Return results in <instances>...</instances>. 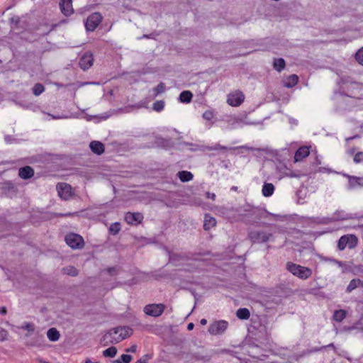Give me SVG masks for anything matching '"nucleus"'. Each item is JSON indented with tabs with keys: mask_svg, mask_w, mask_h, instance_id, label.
Returning <instances> with one entry per match:
<instances>
[{
	"mask_svg": "<svg viewBox=\"0 0 363 363\" xmlns=\"http://www.w3.org/2000/svg\"><path fill=\"white\" fill-rule=\"evenodd\" d=\"M130 329L126 327H118L110 330L101 339V343L106 346L110 344H116L128 336Z\"/></svg>",
	"mask_w": 363,
	"mask_h": 363,
	"instance_id": "nucleus-1",
	"label": "nucleus"
},
{
	"mask_svg": "<svg viewBox=\"0 0 363 363\" xmlns=\"http://www.w3.org/2000/svg\"><path fill=\"white\" fill-rule=\"evenodd\" d=\"M342 94L351 98L363 99V84L349 79H345L341 85Z\"/></svg>",
	"mask_w": 363,
	"mask_h": 363,
	"instance_id": "nucleus-2",
	"label": "nucleus"
},
{
	"mask_svg": "<svg viewBox=\"0 0 363 363\" xmlns=\"http://www.w3.org/2000/svg\"><path fill=\"white\" fill-rule=\"evenodd\" d=\"M286 269L293 275L301 279H306L312 275V270L310 268L293 262H288L286 264Z\"/></svg>",
	"mask_w": 363,
	"mask_h": 363,
	"instance_id": "nucleus-3",
	"label": "nucleus"
},
{
	"mask_svg": "<svg viewBox=\"0 0 363 363\" xmlns=\"http://www.w3.org/2000/svg\"><path fill=\"white\" fill-rule=\"evenodd\" d=\"M357 244V238L354 235H346L342 236L337 243V247L340 250H343L346 247L350 249L355 247Z\"/></svg>",
	"mask_w": 363,
	"mask_h": 363,
	"instance_id": "nucleus-4",
	"label": "nucleus"
},
{
	"mask_svg": "<svg viewBox=\"0 0 363 363\" xmlns=\"http://www.w3.org/2000/svg\"><path fill=\"white\" fill-rule=\"evenodd\" d=\"M66 243L72 249H81L84 247L83 238L76 233H69L65 236Z\"/></svg>",
	"mask_w": 363,
	"mask_h": 363,
	"instance_id": "nucleus-5",
	"label": "nucleus"
},
{
	"mask_svg": "<svg viewBox=\"0 0 363 363\" xmlns=\"http://www.w3.org/2000/svg\"><path fill=\"white\" fill-rule=\"evenodd\" d=\"M103 19L102 16L99 12H95L89 15L85 23L86 29L89 31H94L101 23Z\"/></svg>",
	"mask_w": 363,
	"mask_h": 363,
	"instance_id": "nucleus-6",
	"label": "nucleus"
},
{
	"mask_svg": "<svg viewBox=\"0 0 363 363\" xmlns=\"http://www.w3.org/2000/svg\"><path fill=\"white\" fill-rule=\"evenodd\" d=\"M164 309L165 306L163 303H152L146 305L144 308V312L148 315L159 317L163 313Z\"/></svg>",
	"mask_w": 363,
	"mask_h": 363,
	"instance_id": "nucleus-7",
	"label": "nucleus"
},
{
	"mask_svg": "<svg viewBox=\"0 0 363 363\" xmlns=\"http://www.w3.org/2000/svg\"><path fill=\"white\" fill-rule=\"evenodd\" d=\"M272 237L271 233L264 231H253L249 235V238L252 242L263 243L269 241Z\"/></svg>",
	"mask_w": 363,
	"mask_h": 363,
	"instance_id": "nucleus-8",
	"label": "nucleus"
},
{
	"mask_svg": "<svg viewBox=\"0 0 363 363\" xmlns=\"http://www.w3.org/2000/svg\"><path fill=\"white\" fill-rule=\"evenodd\" d=\"M228 323L225 320L215 321L208 328V332L211 335H220L228 328Z\"/></svg>",
	"mask_w": 363,
	"mask_h": 363,
	"instance_id": "nucleus-9",
	"label": "nucleus"
},
{
	"mask_svg": "<svg viewBox=\"0 0 363 363\" xmlns=\"http://www.w3.org/2000/svg\"><path fill=\"white\" fill-rule=\"evenodd\" d=\"M57 190L59 196L64 200H69L72 196V186L67 183H58Z\"/></svg>",
	"mask_w": 363,
	"mask_h": 363,
	"instance_id": "nucleus-10",
	"label": "nucleus"
},
{
	"mask_svg": "<svg viewBox=\"0 0 363 363\" xmlns=\"http://www.w3.org/2000/svg\"><path fill=\"white\" fill-rule=\"evenodd\" d=\"M245 99L244 94L239 91H236L228 95L227 102L232 106H240Z\"/></svg>",
	"mask_w": 363,
	"mask_h": 363,
	"instance_id": "nucleus-11",
	"label": "nucleus"
},
{
	"mask_svg": "<svg viewBox=\"0 0 363 363\" xmlns=\"http://www.w3.org/2000/svg\"><path fill=\"white\" fill-rule=\"evenodd\" d=\"M93 62V55L91 52H87L84 53L80 58L79 65L81 69H82L83 70H86L92 66Z\"/></svg>",
	"mask_w": 363,
	"mask_h": 363,
	"instance_id": "nucleus-12",
	"label": "nucleus"
},
{
	"mask_svg": "<svg viewBox=\"0 0 363 363\" xmlns=\"http://www.w3.org/2000/svg\"><path fill=\"white\" fill-rule=\"evenodd\" d=\"M61 12L65 16H70L74 13L72 0H60L59 3Z\"/></svg>",
	"mask_w": 363,
	"mask_h": 363,
	"instance_id": "nucleus-13",
	"label": "nucleus"
},
{
	"mask_svg": "<svg viewBox=\"0 0 363 363\" xmlns=\"http://www.w3.org/2000/svg\"><path fill=\"white\" fill-rule=\"evenodd\" d=\"M125 221L130 225H137L143 220V215L141 213L128 212L125 216Z\"/></svg>",
	"mask_w": 363,
	"mask_h": 363,
	"instance_id": "nucleus-14",
	"label": "nucleus"
},
{
	"mask_svg": "<svg viewBox=\"0 0 363 363\" xmlns=\"http://www.w3.org/2000/svg\"><path fill=\"white\" fill-rule=\"evenodd\" d=\"M310 154L309 148L307 146H303L299 147L294 155V162H300L303 160V159L308 157Z\"/></svg>",
	"mask_w": 363,
	"mask_h": 363,
	"instance_id": "nucleus-15",
	"label": "nucleus"
},
{
	"mask_svg": "<svg viewBox=\"0 0 363 363\" xmlns=\"http://www.w3.org/2000/svg\"><path fill=\"white\" fill-rule=\"evenodd\" d=\"M18 175L24 179H30L34 175V170L30 167L26 166L19 169Z\"/></svg>",
	"mask_w": 363,
	"mask_h": 363,
	"instance_id": "nucleus-16",
	"label": "nucleus"
},
{
	"mask_svg": "<svg viewBox=\"0 0 363 363\" xmlns=\"http://www.w3.org/2000/svg\"><path fill=\"white\" fill-rule=\"evenodd\" d=\"M89 147L91 151L97 155H101L104 152V145L99 141L91 142Z\"/></svg>",
	"mask_w": 363,
	"mask_h": 363,
	"instance_id": "nucleus-17",
	"label": "nucleus"
},
{
	"mask_svg": "<svg viewBox=\"0 0 363 363\" xmlns=\"http://www.w3.org/2000/svg\"><path fill=\"white\" fill-rule=\"evenodd\" d=\"M298 82V77L296 74H291L283 81V84L286 88L294 86Z\"/></svg>",
	"mask_w": 363,
	"mask_h": 363,
	"instance_id": "nucleus-18",
	"label": "nucleus"
},
{
	"mask_svg": "<svg viewBox=\"0 0 363 363\" xmlns=\"http://www.w3.org/2000/svg\"><path fill=\"white\" fill-rule=\"evenodd\" d=\"M358 287H363V281L359 279H353L349 283L346 291L350 293Z\"/></svg>",
	"mask_w": 363,
	"mask_h": 363,
	"instance_id": "nucleus-19",
	"label": "nucleus"
},
{
	"mask_svg": "<svg viewBox=\"0 0 363 363\" xmlns=\"http://www.w3.org/2000/svg\"><path fill=\"white\" fill-rule=\"evenodd\" d=\"M216 224V219L209 216V215H206L205 216V218H204V223H203V228L206 230H208L209 229H211V228H213V226H215Z\"/></svg>",
	"mask_w": 363,
	"mask_h": 363,
	"instance_id": "nucleus-20",
	"label": "nucleus"
},
{
	"mask_svg": "<svg viewBox=\"0 0 363 363\" xmlns=\"http://www.w3.org/2000/svg\"><path fill=\"white\" fill-rule=\"evenodd\" d=\"M47 336L50 341L55 342L59 340L60 335L56 328H52L48 330Z\"/></svg>",
	"mask_w": 363,
	"mask_h": 363,
	"instance_id": "nucleus-21",
	"label": "nucleus"
},
{
	"mask_svg": "<svg viewBox=\"0 0 363 363\" xmlns=\"http://www.w3.org/2000/svg\"><path fill=\"white\" fill-rule=\"evenodd\" d=\"M274 191V186L271 183H264L262 187V194L266 196H270L273 194Z\"/></svg>",
	"mask_w": 363,
	"mask_h": 363,
	"instance_id": "nucleus-22",
	"label": "nucleus"
},
{
	"mask_svg": "<svg viewBox=\"0 0 363 363\" xmlns=\"http://www.w3.org/2000/svg\"><path fill=\"white\" fill-rule=\"evenodd\" d=\"M347 312L343 309L336 310L334 311L333 319L336 322H342L346 317Z\"/></svg>",
	"mask_w": 363,
	"mask_h": 363,
	"instance_id": "nucleus-23",
	"label": "nucleus"
},
{
	"mask_svg": "<svg viewBox=\"0 0 363 363\" xmlns=\"http://www.w3.org/2000/svg\"><path fill=\"white\" fill-rule=\"evenodd\" d=\"M286 63L285 60L283 58H276L273 62V67L277 72H281L285 68Z\"/></svg>",
	"mask_w": 363,
	"mask_h": 363,
	"instance_id": "nucleus-24",
	"label": "nucleus"
},
{
	"mask_svg": "<svg viewBox=\"0 0 363 363\" xmlns=\"http://www.w3.org/2000/svg\"><path fill=\"white\" fill-rule=\"evenodd\" d=\"M177 176L183 182H189L193 179V174L188 171H180L177 173Z\"/></svg>",
	"mask_w": 363,
	"mask_h": 363,
	"instance_id": "nucleus-25",
	"label": "nucleus"
},
{
	"mask_svg": "<svg viewBox=\"0 0 363 363\" xmlns=\"http://www.w3.org/2000/svg\"><path fill=\"white\" fill-rule=\"evenodd\" d=\"M193 94L190 91H183L179 95V100L182 103L191 102Z\"/></svg>",
	"mask_w": 363,
	"mask_h": 363,
	"instance_id": "nucleus-26",
	"label": "nucleus"
},
{
	"mask_svg": "<svg viewBox=\"0 0 363 363\" xmlns=\"http://www.w3.org/2000/svg\"><path fill=\"white\" fill-rule=\"evenodd\" d=\"M236 315L241 320H247L250 316V311L247 308H239L236 312Z\"/></svg>",
	"mask_w": 363,
	"mask_h": 363,
	"instance_id": "nucleus-27",
	"label": "nucleus"
},
{
	"mask_svg": "<svg viewBox=\"0 0 363 363\" xmlns=\"http://www.w3.org/2000/svg\"><path fill=\"white\" fill-rule=\"evenodd\" d=\"M62 271L63 274L71 277H76L79 274V270L73 266H67L64 267L62 268Z\"/></svg>",
	"mask_w": 363,
	"mask_h": 363,
	"instance_id": "nucleus-28",
	"label": "nucleus"
},
{
	"mask_svg": "<svg viewBox=\"0 0 363 363\" xmlns=\"http://www.w3.org/2000/svg\"><path fill=\"white\" fill-rule=\"evenodd\" d=\"M349 184L351 188H354L356 186H363V179L357 177H350Z\"/></svg>",
	"mask_w": 363,
	"mask_h": 363,
	"instance_id": "nucleus-29",
	"label": "nucleus"
},
{
	"mask_svg": "<svg viewBox=\"0 0 363 363\" xmlns=\"http://www.w3.org/2000/svg\"><path fill=\"white\" fill-rule=\"evenodd\" d=\"M116 353L117 349L115 347H108L103 352L104 356L106 357H113L116 356Z\"/></svg>",
	"mask_w": 363,
	"mask_h": 363,
	"instance_id": "nucleus-30",
	"label": "nucleus"
},
{
	"mask_svg": "<svg viewBox=\"0 0 363 363\" xmlns=\"http://www.w3.org/2000/svg\"><path fill=\"white\" fill-rule=\"evenodd\" d=\"M169 262L175 263L179 260H183L185 259V256L180 254L177 253H169Z\"/></svg>",
	"mask_w": 363,
	"mask_h": 363,
	"instance_id": "nucleus-31",
	"label": "nucleus"
},
{
	"mask_svg": "<svg viewBox=\"0 0 363 363\" xmlns=\"http://www.w3.org/2000/svg\"><path fill=\"white\" fill-rule=\"evenodd\" d=\"M45 90L44 86L40 83L35 84L33 88V93L35 96H39Z\"/></svg>",
	"mask_w": 363,
	"mask_h": 363,
	"instance_id": "nucleus-32",
	"label": "nucleus"
},
{
	"mask_svg": "<svg viewBox=\"0 0 363 363\" xmlns=\"http://www.w3.org/2000/svg\"><path fill=\"white\" fill-rule=\"evenodd\" d=\"M120 230H121V225L118 222L111 224L109 228V231L113 235L118 234L119 233Z\"/></svg>",
	"mask_w": 363,
	"mask_h": 363,
	"instance_id": "nucleus-33",
	"label": "nucleus"
},
{
	"mask_svg": "<svg viewBox=\"0 0 363 363\" xmlns=\"http://www.w3.org/2000/svg\"><path fill=\"white\" fill-rule=\"evenodd\" d=\"M230 125L234 126L236 123H239L242 121V119L240 118H238L236 116H228V118L225 120Z\"/></svg>",
	"mask_w": 363,
	"mask_h": 363,
	"instance_id": "nucleus-34",
	"label": "nucleus"
},
{
	"mask_svg": "<svg viewBox=\"0 0 363 363\" xmlns=\"http://www.w3.org/2000/svg\"><path fill=\"white\" fill-rule=\"evenodd\" d=\"M355 60L359 65L363 66V47L359 49L356 52Z\"/></svg>",
	"mask_w": 363,
	"mask_h": 363,
	"instance_id": "nucleus-35",
	"label": "nucleus"
},
{
	"mask_svg": "<svg viewBox=\"0 0 363 363\" xmlns=\"http://www.w3.org/2000/svg\"><path fill=\"white\" fill-rule=\"evenodd\" d=\"M164 107V103L163 101H157L153 104V110L155 111H161Z\"/></svg>",
	"mask_w": 363,
	"mask_h": 363,
	"instance_id": "nucleus-36",
	"label": "nucleus"
},
{
	"mask_svg": "<svg viewBox=\"0 0 363 363\" xmlns=\"http://www.w3.org/2000/svg\"><path fill=\"white\" fill-rule=\"evenodd\" d=\"M21 328L28 332H33L35 330V325L32 323L26 322L21 326Z\"/></svg>",
	"mask_w": 363,
	"mask_h": 363,
	"instance_id": "nucleus-37",
	"label": "nucleus"
},
{
	"mask_svg": "<svg viewBox=\"0 0 363 363\" xmlns=\"http://www.w3.org/2000/svg\"><path fill=\"white\" fill-rule=\"evenodd\" d=\"M228 149V147L221 145L220 144H216L215 146L206 147V150H226Z\"/></svg>",
	"mask_w": 363,
	"mask_h": 363,
	"instance_id": "nucleus-38",
	"label": "nucleus"
},
{
	"mask_svg": "<svg viewBox=\"0 0 363 363\" xmlns=\"http://www.w3.org/2000/svg\"><path fill=\"white\" fill-rule=\"evenodd\" d=\"M10 22L12 28H17L18 24L21 23V18L17 16H13L12 18H11Z\"/></svg>",
	"mask_w": 363,
	"mask_h": 363,
	"instance_id": "nucleus-39",
	"label": "nucleus"
},
{
	"mask_svg": "<svg viewBox=\"0 0 363 363\" xmlns=\"http://www.w3.org/2000/svg\"><path fill=\"white\" fill-rule=\"evenodd\" d=\"M353 160L355 163L363 162V152H357L354 156Z\"/></svg>",
	"mask_w": 363,
	"mask_h": 363,
	"instance_id": "nucleus-40",
	"label": "nucleus"
},
{
	"mask_svg": "<svg viewBox=\"0 0 363 363\" xmlns=\"http://www.w3.org/2000/svg\"><path fill=\"white\" fill-rule=\"evenodd\" d=\"M119 359H121V363H129L133 359V357L130 354H122Z\"/></svg>",
	"mask_w": 363,
	"mask_h": 363,
	"instance_id": "nucleus-41",
	"label": "nucleus"
},
{
	"mask_svg": "<svg viewBox=\"0 0 363 363\" xmlns=\"http://www.w3.org/2000/svg\"><path fill=\"white\" fill-rule=\"evenodd\" d=\"M205 120L210 121L213 118V113L211 111H206L203 113Z\"/></svg>",
	"mask_w": 363,
	"mask_h": 363,
	"instance_id": "nucleus-42",
	"label": "nucleus"
},
{
	"mask_svg": "<svg viewBox=\"0 0 363 363\" xmlns=\"http://www.w3.org/2000/svg\"><path fill=\"white\" fill-rule=\"evenodd\" d=\"M155 91L156 92V95L160 93H162L164 91V84L162 82H160L155 88Z\"/></svg>",
	"mask_w": 363,
	"mask_h": 363,
	"instance_id": "nucleus-43",
	"label": "nucleus"
},
{
	"mask_svg": "<svg viewBox=\"0 0 363 363\" xmlns=\"http://www.w3.org/2000/svg\"><path fill=\"white\" fill-rule=\"evenodd\" d=\"M8 332L5 329L0 327V341H4L6 339Z\"/></svg>",
	"mask_w": 363,
	"mask_h": 363,
	"instance_id": "nucleus-44",
	"label": "nucleus"
},
{
	"mask_svg": "<svg viewBox=\"0 0 363 363\" xmlns=\"http://www.w3.org/2000/svg\"><path fill=\"white\" fill-rule=\"evenodd\" d=\"M106 271L110 275L113 276L118 274V268L116 267H109L106 269Z\"/></svg>",
	"mask_w": 363,
	"mask_h": 363,
	"instance_id": "nucleus-45",
	"label": "nucleus"
},
{
	"mask_svg": "<svg viewBox=\"0 0 363 363\" xmlns=\"http://www.w3.org/2000/svg\"><path fill=\"white\" fill-rule=\"evenodd\" d=\"M150 359H151V356L145 354L139 359L135 363H147Z\"/></svg>",
	"mask_w": 363,
	"mask_h": 363,
	"instance_id": "nucleus-46",
	"label": "nucleus"
},
{
	"mask_svg": "<svg viewBox=\"0 0 363 363\" xmlns=\"http://www.w3.org/2000/svg\"><path fill=\"white\" fill-rule=\"evenodd\" d=\"M136 350L137 346L135 345H133L130 347L125 349V352L135 353L136 352Z\"/></svg>",
	"mask_w": 363,
	"mask_h": 363,
	"instance_id": "nucleus-47",
	"label": "nucleus"
},
{
	"mask_svg": "<svg viewBox=\"0 0 363 363\" xmlns=\"http://www.w3.org/2000/svg\"><path fill=\"white\" fill-rule=\"evenodd\" d=\"M325 347H334V345H333V343H331V344H330V345H328L327 346H324V347H322L318 348V349H314L313 351H315V352L320 351L323 348H325Z\"/></svg>",
	"mask_w": 363,
	"mask_h": 363,
	"instance_id": "nucleus-48",
	"label": "nucleus"
},
{
	"mask_svg": "<svg viewBox=\"0 0 363 363\" xmlns=\"http://www.w3.org/2000/svg\"><path fill=\"white\" fill-rule=\"evenodd\" d=\"M206 195H207V197H208V198H210V199H213V200H214V199H215V198H216V195H215V194H213V193H209V192H207V193H206Z\"/></svg>",
	"mask_w": 363,
	"mask_h": 363,
	"instance_id": "nucleus-49",
	"label": "nucleus"
},
{
	"mask_svg": "<svg viewBox=\"0 0 363 363\" xmlns=\"http://www.w3.org/2000/svg\"><path fill=\"white\" fill-rule=\"evenodd\" d=\"M333 262H334L335 263H336L337 264H338V266H339V267H345V263H343V262H340V261L333 260Z\"/></svg>",
	"mask_w": 363,
	"mask_h": 363,
	"instance_id": "nucleus-50",
	"label": "nucleus"
},
{
	"mask_svg": "<svg viewBox=\"0 0 363 363\" xmlns=\"http://www.w3.org/2000/svg\"><path fill=\"white\" fill-rule=\"evenodd\" d=\"M194 323H189V324L187 325V329H188L189 330H191L194 328Z\"/></svg>",
	"mask_w": 363,
	"mask_h": 363,
	"instance_id": "nucleus-51",
	"label": "nucleus"
},
{
	"mask_svg": "<svg viewBox=\"0 0 363 363\" xmlns=\"http://www.w3.org/2000/svg\"><path fill=\"white\" fill-rule=\"evenodd\" d=\"M200 323L203 325H206L207 323V320L205 319V318H202L201 320H200Z\"/></svg>",
	"mask_w": 363,
	"mask_h": 363,
	"instance_id": "nucleus-52",
	"label": "nucleus"
},
{
	"mask_svg": "<svg viewBox=\"0 0 363 363\" xmlns=\"http://www.w3.org/2000/svg\"><path fill=\"white\" fill-rule=\"evenodd\" d=\"M0 313L1 314H6V309L5 308H2L0 309Z\"/></svg>",
	"mask_w": 363,
	"mask_h": 363,
	"instance_id": "nucleus-53",
	"label": "nucleus"
},
{
	"mask_svg": "<svg viewBox=\"0 0 363 363\" xmlns=\"http://www.w3.org/2000/svg\"><path fill=\"white\" fill-rule=\"evenodd\" d=\"M113 363H121V359H116L113 361Z\"/></svg>",
	"mask_w": 363,
	"mask_h": 363,
	"instance_id": "nucleus-54",
	"label": "nucleus"
},
{
	"mask_svg": "<svg viewBox=\"0 0 363 363\" xmlns=\"http://www.w3.org/2000/svg\"><path fill=\"white\" fill-rule=\"evenodd\" d=\"M85 363H93L89 359H87L86 361H85Z\"/></svg>",
	"mask_w": 363,
	"mask_h": 363,
	"instance_id": "nucleus-55",
	"label": "nucleus"
},
{
	"mask_svg": "<svg viewBox=\"0 0 363 363\" xmlns=\"http://www.w3.org/2000/svg\"><path fill=\"white\" fill-rule=\"evenodd\" d=\"M237 189H238V188H237V186H233V187H232V189H233V190H235H235H237Z\"/></svg>",
	"mask_w": 363,
	"mask_h": 363,
	"instance_id": "nucleus-56",
	"label": "nucleus"
}]
</instances>
